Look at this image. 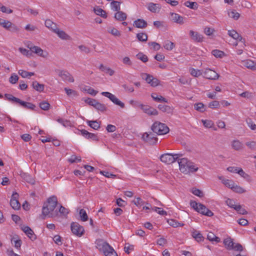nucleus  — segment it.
<instances>
[{
    "label": "nucleus",
    "instance_id": "603ef678",
    "mask_svg": "<svg viewBox=\"0 0 256 256\" xmlns=\"http://www.w3.org/2000/svg\"><path fill=\"white\" fill-rule=\"evenodd\" d=\"M228 16L230 18H233L234 20H238L240 17V14L236 12V10H233L231 12H228Z\"/></svg>",
    "mask_w": 256,
    "mask_h": 256
},
{
    "label": "nucleus",
    "instance_id": "a878e982",
    "mask_svg": "<svg viewBox=\"0 0 256 256\" xmlns=\"http://www.w3.org/2000/svg\"><path fill=\"white\" fill-rule=\"evenodd\" d=\"M127 17V15L126 13L118 11L117 12L114 14V18L119 21H124L126 20Z\"/></svg>",
    "mask_w": 256,
    "mask_h": 256
},
{
    "label": "nucleus",
    "instance_id": "13d9d810",
    "mask_svg": "<svg viewBox=\"0 0 256 256\" xmlns=\"http://www.w3.org/2000/svg\"><path fill=\"white\" fill-rule=\"evenodd\" d=\"M108 32L114 36H120V32L117 29L114 28H110L108 30Z\"/></svg>",
    "mask_w": 256,
    "mask_h": 256
},
{
    "label": "nucleus",
    "instance_id": "423d86ee",
    "mask_svg": "<svg viewBox=\"0 0 256 256\" xmlns=\"http://www.w3.org/2000/svg\"><path fill=\"white\" fill-rule=\"evenodd\" d=\"M182 156L180 154H162L160 157V160L164 163L166 164H171L178 158L180 156Z\"/></svg>",
    "mask_w": 256,
    "mask_h": 256
},
{
    "label": "nucleus",
    "instance_id": "ddd939ff",
    "mask_svg": "<svg viewBox=\"0 0 256 256\" xmlns=\"http://www.w3.org/2000/svg\"><path fill=\"white\" fill-rule=\"evenodd\" d=\"M204 77L207 79L216 80L218 79L219 75L214 70L210 68L206 69L204 72Z\"/></svg>",
    "mask_w": 256,
    "mask_h": 256
},
{
    "label": "nucleus",
    "instance_id": "c756f323",
    "mask_svg": "<svg viewBox=\"0 0 256 256\" xmlns=\"http://www.w3.org/2000/svg\"><path fill=\"white\" fill-rule=\"evenodd\" d=\"M151 96L153 100L156 102H168V100L166 98L161 96H159L156 93H152Z\"/></svg>",
    "mask_w": 256,
    "mask_h": 256
},
{
    "label": "nucleus",
    "instance_id": "774afa93",
    "mask_svg": "<svg viewBox=\"0 0 256 256\" xmlns=\"http://www.w3.org/2000/svg\"><path fill=\"white\" fill-rule=\"evenodd\" d=\"M247 124L248 126L252 130H256V124H254L252 120L251 119L249 118L248 120H246Z\"/></svg>",
    "mask_w": 256,
    "mask_h": 256
},
{
    "label": "nucleus",
    "instance_id": "de8ad7c7",
    "mask_svg": "<svg viewBox=\"0 0 256 256\" xmlns=\"http://www.w3.org/2000/svg\"><path fill=\"white\" fill-rule=\"evenodd\" d=\"M212 54L216 58H222L224 56V52L218 50H213Z\"/></svg>",
    "mask_w": 256,
    "mask_h": 256
},
{
    "label": "nucleus",
    "instance_id": "a19ab883",
    "mask_svg": "<svg viewBox=\"0 0 256 256\" xmlns=\"http://www.w3.org/2000/svg\"><path fill=\"white\" fill-rule=\"evenodd\" d=\"M40 108L44 110H48L50 108V104L46 101L44 100L39 104Z\"/></svg>",
    "mask_w": 256,
    "mask_h": 256
},
{
    "label": "nucleus",
    "instance_id": "49530a36",
    "mask_svg": "<svg viewBox=\"0 0 256 256\" xmlns=\"http://www.w3.org/2000/svg\"><path fill=\"white\" fill-rule=\"evenodd\" d=\"M190 74L194 77H198L201 76L202 74L201 70H196L194 68H190Z\"/></svg>",
    "mask_w": 256,
    "mask_h": 256
},
{
    "label": "nucleus",
    "instance_id": "052dcab7",
    "mask_svg": "<svg viewBox=\"0 0 256 256\" xmlns=\"http://www.w3.org/2000/svg\"><path fill=\"white\" fill-rule=\"evenodd\" d=\"M192 192L195 196H199L200 198H202L204 196V194L198 188H193Z\"/></svg>",
    "mask_w": 256,
    "mask_h": 256
},
{
    "label": "nucleus",
    "instance_id": "f03ea898",
    "mask_svg": "<svg viewBox=\"0 0 256 256\" xmlns=\"http://www.w3.org/2000/svg\"><path fill=\"white\" fill-rule=\"evenodd\" d=\"M4 96L8 100L19 104L20 106L26 108L34 110L36 107L34 104L30 102L22 101L20 99L13 96L11 94H4Z\"/></svg>",
    "mask_w": 256,
    "mask_h": 256
},
{
    "label": "nucleus",
    "instance_id": "e433bc0d",
    "mask_svg": "<svg viewBox=\"0 0 256 256\" xmlns=\"http://www.w3.org/2000/svg\"><path fill=\"white\" fill-rule=\"evenodd\" d=\"M194 108L196 110L202 112L206 111L205 106L202 102L194 104Z\"/></svg>",
    "mask_w": 256,
    "mask_h": 256
},
{
    "label": "nucleus",
    "instance_id": "393cba45",
    "mask_svg": "<svg viewBox=\"0 0 256 256\" xmlns=\"http://www.w3.org/2000/svg\"><path fill=\"white\" fill-rule=\"evenodd\" d=\"M12 243H14V247L17 249H20L21 244H22V240L18 238V236L15 235L11 239Z\"/></svg>",
    "mask_w": 256,
    "mask_h": 256
},
{
    "label": "nucleus",
    "instance_id": "338daca9",
    "mask_svg": "<svg viewBox=\"0 0 256 256\" xmlns=\"http://www.w3.org/2000/svg\"><path fill=\"white\" fill-rule=\"evenodd\" d=\"M226 203L230 208H234L236 206L235 202L234 200L230 198H228L226 200Z\"/></svg>",
    "mask_w": 256,
    "mask_h": 256
},
{
    "label": "nucleus",
    "instance_id": "bf43d9fd",
    "mask_svg": "<svg viewBox=\"0 0 256 256\" xmlns=\"http://www.w3.org/2000/svg\"><path fill=\"white\" fill-rule=\"evenodd\" d=\"M220 106V102L217 100H214L210 102L208 104V107L211 108H216Z\"/></svg>",
    "mask_w": 256,
    "mask_h": 256
},
{
    "label": "nucleus",
    "instance_id": "6e6d98bb",
    "mask_svg": "<svg viewBox=\"0 0 256 256\" xmlns=\"http://www.w3.org/2000/svg\"><path fill=\"white\" fill-rule=\"evenodd\" d=\"M148 44L150 46H152V48L154 50H158L160 48V44L156 42H149Z\"/></svg>",
    "mask_w": 256,
    "mask_h": 256
},
{
    "label": "nucleus",
    "instance_id": "58836bf2",
    "mask_svg": "<svg viewBox=\"0 0 256 256\" xmlns=\"http://www.w3.org/2000/svg\"><path fill=\"white\" fill-rule=\"evenodd\" d=\"M184 6L193 10H196L198 8V4L196 2H192L186 1L184 4Z\"/></svg>",
    "mask_w": 256,
    "mask_h": 256
},
{
    "label": "nucleus",
    "instance_id": "79ce46f5",
    "mask_svg": "<svg viewBox=\"0 0 256 256\" xmlns=\"http://www.w3.org/2000/svg\"><path fill=\"white\" fill-rule=\"evenodd\" d=\"M112 8L114 11L118 12L120 10V2L118 1H112L111 2Z\"/></svg>",
    "mask_w": 256,
    "mask_h": 256
},
{
    "label": "nucleus",
    "instance_id": "72a5a7b5",
    "mask_svg": "<svg viewBox=\"0 0 256 256\" xmlns=\"http://www.w3.org/2000/svg\"><path fill=\"white\" fill-rule=\"evenodd\" d=\"M58 34V36L62 39V40H70V37L64 31L60 30V29L57 30L56 32V33Z\"/></svg>",
    "mask_w": 256,
    "mask_h": 256
},
{
    "label": "nucleus",
    "instance_id": "a18cd8bd",
    "mask_svg": "<svg viewBox=\"0 0 256 256\" xmlns=\"http://www.w3.org/2000/svg\"><path fill=\"white\" fill-rule=\"evenodd\" d=\"M138 59L142 60L144 62H146L148 61V56L142 52H139L136 55Z\"/></svg>",
    "mask_w": 256,
    "mask_h": 256
},
{
    "label": "nucleus",
    "instance_id": "3c124183",
    "mask_svg": "<svg viewBox=\"0 0 256 256\" xmlns=\"http://www.w3.org/2000/svg\"><path fill=\"white\" fill-rule=\"evenodd\" d=\"M175 46V45L174 42H172L168 41L164 46V47L165 49L171 50H172Z\"/></svg>",
    "mask_w": 256,
    "mask_h": 256
},
{
    "label": "nucleus",
    "instance_id": "7c9ffc66",
    "mask_svg": "<svg viewBox=\"0 0 256 256\" xmlns=\"http://www.w3.org/2000/svg\"><path fill=\"white\" fill-rule=\"evenodd\" d=\"M207 239L210 242H219L220 241V238L216 236V235L212 232H209L207 235Z\"/></svg>",
    "mask_w": 256,
    "mask_h": 256
},
{
    "label": "nucleus",
    "instance_id": "412c9836",
    "mask_svg": "<svg viewBox=\"0 0 256 256\" xmlns=\"http://www.w3.org/2000/svg\"><path fill=\"white\" fill-rule=\"evenodd\" d=\"M228 34L230 36H231L234 40H237L240 41V42H243L242 40H244H244L243 39L242 36L240 35L234 30H228Z\"/></svg>",
    "mask_w": 256,
    "mask_h": 256
},
{
    "label": "nucleus",
    "instance_id": "aec40b11",
    "mask_svg": "<svg viewBox=\"0 0 256 256\" xmlns=\"http://www.w3.org/2000/svg\"><path fill=\"white\" fill-rule=\"evenodd\" d=\"M171 16H172V20L174 22H176L177 24H183L184 23V18L182 16H180V15H179L178 14H176V13H172Z\"/></svg>",
    "mask_w": 256,
    "mask_h": 256
},
{
    "label": "nucleus",
    "instance_id": "4468645a",
    "mask_svg": "<svg viewBox=\"0 0 256 256\" xmlns=\"http://www.w3.org/2000/svg\"><path fill=\"white\" fill-rule=\"evenodd\" d=\"M21 229L32 240H36V236L29 226H21Z\"/></svg>",
    "mask_w": 256,
    "mask_h": 256
},
{
    "label": "nucleus",
    "instance_id": "09e8293b",
    "mask_svg": "<svg viewBox=\"0 0 256 256\" xmlns=\"http://www.w3.org/2000/svg\"><path fill=\"white\" fill-rule=\"evenodd\" d=\"M223 184L227 187L232 190L233 187L234 185V182L232 180H222Z\"/></svg>",
    "mask_w": 256,
    "mask_h": 256
},
{
    "label": "nucleus",
    "instance_id": "9d476101",
    "mask_svg": "<svg viewBox=\"0 0 256 256\" xmlns=\"http://www.w3.org/2000/svg\"><path fill=\"white\" fill-rule=\"evenodd\" d=\"M178 163L179 168L180 171L184 174H188V165L189 164L190 161L188 160L187 158H178L176 160Z\"/></svg>",
    "mask_w": 256,
    "mask_h": 256
},
{
    "label": "nucleus",
    "instance_id": "7ed1b4c3",
    "mask_svg": "<svg viewBox=\"0 0 256 256\" xmlns=\"http://www.w3.org/2000/svg\"><path fill=\"white\" fill-rule=\"evenodd\" d=\"M190 206L196 212L203 215L208 216H212L214 215V213L210 210L200 203L196 202L195 201H191L190 202Z\"/></svg>",
    "mask_w": 256,
    "mask_h": 256
},
{
    "label": "nucleus",
    "instance_id": "ea45409f",
    "mask_svg": "<svg viewBox=\"0 0 256 256\" xmlns=\"http://www.w3.org/2000/svg\"><path fill=\"white\" fill-rule=\"evenodd\" d=\"M79 214L81 220H82V222H86L88 220V216L84 210L81 209L80 210Z\"/></svg>",
    "mask_w": 256,
    "mask_h": 256
},
{
    "label": "nucleus",
    "instance_id": "680f3d73",
    "mask_svg": "<svg viewBox=\"0 0 256 256\" xmlns=\"http://www.w3.org/2000/svg\"><path fill=\"white\" fill-rule=\"evenodd\" d=\"M69 162L74 163L76 162H80L81 161L80 157H78L74 155H72L68 160Z\"/></svg>",
    "mask_w": 256,
    "mask_h": 256
},
{
    "label": "nucleus",
    "instance_id": "b1692460",
    "mask_svg": "<svg viewBox=\"0 0 256 256\" xmlns=\"http://www.w3.org/2000/svg\"><path fill=\"white\" fill-rule=\"evenodd\" d=\"M148 8L150 11L152 12H156L159 11L160 8V4H158L150 2L148 4Z\"/></svg>",
    "mask_w": 256,
    "mask_h": 256
},
{
    "label": "nucleus",
    "instance_id": "cd10ccee",
    "mask_svg": "<svg viewBox=\"0 0 256 256\" xmlns=\"http://www.w3.org/2000/svg\"><path fill=\"white\" fill-rule=\"evenodd\" d=\"M32 88L38 92H42L44 90V86L43 84H40L37 81H34L32 84Z\"/></svg>",
    "mask_w": 256,
    "mask_h": 256
},
{
    "label": "nucleus",
    "instance_id": "864d4df0",
    "mask_svg": "<svg viewBox=\"0 0 256 256\" xmlns=\"http://www.w3.org/2000/svg\"><path fill=\"white\" fill-rule=\"evenodd\" d=\"M18 80V76L16 74H12L9 78V82L12 84H15Z\"/></svg>",
    "mask_w": 256,
    "mask_h": 256
},
{
    "label": "nucleus",
    "instance_id": "f8f14e48",
    "mask_svg": "<svg viewBox=\"0 0 256 256\" xmlns=\"http://www.w3.org/2000/svg\"><path fill=\"white\" fill-rule=\"evenodd\" d=\"M189 35L192 40L196 42H202L203 41L204 36L197 32L190 30Z\"/></svg>",
    "mask_w": 256,
    "mask_h": 256
},
{
    "label": "nucleus",
    "instance_id": "dca6fc26",
    "mask_svg": "<svg viewBox=\"0 0 256 256\" xmlns=\"http://www.w3.org/2000/svg\"><path fill=\"white\" fill-rule=\"evenodd\" d=\"M58 76L66 81H68L70 82H74V78L73 76L68 72L60 70L58 73Z\"/></svg>",
    "mask_w": 256,
    "mask_h": 256
},
{
    "label": "nucleus",
    "instance_id": "20e7f679",
    "mask_svg": "<svg viewBox=\"0 0 256 256\" xmlns=\"http://www.w3.org/2000/svg\"><path fill=\"white\" fill-rule=\"evenodd\" d=\"M151 130L158 135L165 134L169 132L168 126L166 124L159 122H154L151 127Z\"/></svg>",
    "mask_w": 256,
    "mask_h": 256
},
{
    "label": "nucleus",
    "instance_id": "4c0bfd02",
    "mask_svg": "<svg viewBox=\"0 0 256 256\" xmlns=\"http://www.w3.org/2000/svg\"><path fill=\"white\" fill-rule=\"evenodd\" d=\"M136 38L140 42H145L148 40V35L144 32L138 33L136 34Z\"/></svg>",
    "mask_w": 256,
    "mask_h": 256
},
{
    "label": "nucleus",
    "instance_id": "9b49d317",
    "mask_svg": "<svg viewBox=\"0 0 256 256\" xmlns=\"http://www.w3.org/2000/svg\"><path fill=\"white\" fill-rule=\"evenodd\" d=\"M18 194L17 192H14L10 200V204L14 210H18L20 207V204L18 200Z\"/></svg>",
    "mask_w": 256,
    "mask_h": 256
},
{
    "label": "nucleus",
    "instance_id": "1a4fd4ad",
    "mask_svg": "<svg viewBox=\"0 0 256 256\" xmlns=\"http://www.w3.org/2000/svg\"><path fill=\"white\" fill-rule=\"evenodd\" d=\"M142 138L149 144H154L158 142V138L151 132L144 133L142 134Z\"/></svg>",
    "mask_w": 256,
    "mask_h": 256
},
{
    "label": "nucleus",
    "instance_id": "473e14b6",
    "mask_svg": "<svg viewBox=\"0 0 256 256\" xmlns=\"http://www.w3.org/2000/svg\"><path fill=\"white\" fill-rule=\"evenodd\" d=\"M158 108L162 112H167L168 114H170L172 112V108L167 105L159 104L158 106Z\"/></svg>",
    "mask_w": 256,
    "mask_h": 256
},
{
    "label": "nucleus",
    "instance_id": "37998d69",
    "mask_svg": "<svg viewBox=\"0 0 256 256\" xmlns=\"http://www.w3.org/2000/svg\"><path fill=\"white\" fill-rule=\"evenodd\" d=\"M168 222L170 226L174 228H177L184 225V224H180V223L173 219L168 220Z\"/></svg>",
    "mask_w": 256,
    "mask_h": 256
},
{
    "label": "nucleus",
    "instance_id": "6e6552de",
    "mask_svg": "<svg viewBox=\"0 0 256 256\" xmlns=\"http://www.w3.org/2000/svg\"><path fill=\"white\" fill-rule=\"evenodd\" d=\"M101 94L108 98L115 104L120 106L122 108H124V104L120 101L114 94L107 92H102Z\"/></svg>",
    "mask_w": 256,
    "mask_h": 256
},
{
    "label": "nucleus",
    "instance_id": "4d7b16f0",
    "mask_svg": "<svg viewBox=\"0 0 256 256\" xmlns=\"http://www.w3.org/2000/svg\"><path fill=\"white\" fill-rule=\"evenodd\" d=\"M142 78L144 79L148 84H150L152 82V80L153 78V76L147 74H143L142 75Z\"/></svg>",
    "mask_w": 256,
    "mask_h": 256
},
{
    "label": "nucleus",
    "instance_id": "8fccbe9b",
    "mask_svg": "<svg viewBox=\"0 0 256 256\" xmlns=\"http://www.w3.org/2000/svg\"><path fill=\"white\" fill-rule=\"evenodd\" d=\"M188 168V173L190 172H196L198 171V168L196 167V166L194 165V164L190 162H189Z\"/></svg>",
    "mask_w": 256,
    "mask_h": 256
},
{
    "label": "nucleus",
    "instance_id": "f3484780",
    "mask_svg": "<svg viewBox=\"0 0 256 256\" xmlns=\"http://www.w3.org/2000/svg\"><path fill=\"white\" fill-rule=\"evenodd\" d=\"M31 52H34L37 54L38 56L42 58H46L48 56L46 52H44V50L40 47L38 46H34L30 48Z\"/></svg>",
    "mask_w": 256,
    "mask_h": 256
},
{
    "label": "nucleus",
    "instance_id": "2f4dec72",
    "mask_svg": "<svg viewBox=\"0 0 256 256\" xmlns=\"http://www.w3.org/2000/svg\"><path fill=\"white\" fill-rule=\"evenodd\" d=\"M93 106L96 110L101 112H104L106 110V107L104 104H101L97 100L96 101V102L94 104Z\"/></svg>",
    "mask_w": 256,
    "mask_h": 256
},
{
    "label": "nucleus",
    "instance_id": "c9c22d12",
    "mask_svg": "<svg viewBox=\"0 0 256 256\" xmlns=\"http://www.w3.org/2000/svg\"><path fill=\"white\" fill-rule=\"evenodd\" d=\"M12 25V24L11 22L0 18V26L3 28L8 29Z\"/></svg>",
    "mask_w": 256,
    "mask_h": 256
},
{
    "label": "nucleus",
    "instance_id": "6ab92c4d",
    "mask_svg": "<svg viewBox=\"0 0 256 256\" xmlns=\"http://www.w3.org/2000/svg\"><path fill=\"white\" fill-rule=\"evenodd\" d=\"M192 236L198 242H201L204 240V238L202 236L200 232L193 229L192 232Z\"/></svg>",
    "mask_w": 256,
    "mask_h": 256
},
{
    "label": "nucleus",
    "instance_id": "39448f33",
    "mask_svg": "<svg viewBox=\"0 0 256 256\" xmlns=\"http://www.w3.org/2000/svg\"><path fill=\"white\" fill-rule=\"evenodd\" d=\"M98 244L102 246L105 256H118L116 251L108 242L100 240L98 242Z\"/></svg>",
    "mask_w": 256,
    "mask_h": 256
},
{
    "label": "nucleus",
    "instance_id": "5fc2aeb1",
    "mask_svg": "<svg viewBox=\"0 0 256 256\" xmlns=\"http://www.w3.org/2000/svg\"><path fill=\"white\" fill-rule=\"evenodd\" d=\"M202 122L203 124V125L204 126V127L207 128H212L214 125V122L212 120H202Z\"/></svg>",
    "mask_w": 256,
    "mask_h": 256
},
{
    "label": "nucleus",
    "instance_id": "c03bdc74",
    "mask_svg": "<svg viewBox=\"0 0 256 256\" xmlns=\"http://www.w3.org/2000/svg\"><path fill=\"white\" fill-rule=\"evenodd\" d=\"M234 192L238 193V194H243L246 192V190L241 186H238L234 184L233 188L232 190Z\"/></svg>",
    "mask_w": 256,
    "mask_h": 256
},
{
    "label": "nucleus",
    "instance_id": "4be33fe9",
    "mask_svg": "<svg viewBox=\"0 0 256 256\" xmlns=\"http://www.w3.org/2000/svg\"><path fill=\"white\" fill-rule=\"evenodd\" d=\"M224 244L227 250H232L234 248V243L230 238H228L224 240Z\"/></svg>",
    "mask_w": 256,
    "mask_h": 256
},
{
    "label": "nucleus",
    "instance_id": "0e129e2a",
    "mask_svg": "<svg viewBox=\"0 0 256 256\" xmlns=\"http://www.w3.org/2000/svg\"><path fill=\"white\" fill-rule=\"evenodd\" d=\"M19 51L24 55L26 56H30L32 54L30 50H27L26 48H19Z\"/></svg>",
    "mask_w": 256,
    "mask_h": 256
},
{
    "label": "nucleus",
    "instance_id": "f704fd0d",
    "mask_svg": "<svg viewBox=\"0 0 256 256\" xmlns=\"http://www.w3.org/2000/svg\"><path fill=\"white\" fill-rule=\"evenodd\" d=\"M244 66L252 70H256V64L252 60H248L244 62Z\"/></svg>",
    "mask_w": 256,
    "mask_h": 256
},
{
    "label": "nucleus",
    "instance_id": "0eeeda50",
    "mask_svg": "<svg viewBox=\"0 0 256 256\" xmlns=\"http://www.w3.org/2000/svg\"><path fill=\"white\" fill-rule=\"evenodd\" d=\"M70 228L73 234L78 236H81L84 232V228L76 222H72Z\"/></svg>",
    "mask_w": 256,
    "mask_h": 256
},
{
    "label": "nucleus",
    "instance_id": "f257e3e1",
    "mask_svg": "<svg viewBox=\"0 0 256 256\" xmlns=\"http://www.w3.org/2000/svg\"><path fill=\"white\" fill-rule=\"evenodd\" d=\"M58 204V199L56 196H52L50 197L47 200V204H44L42 208V214L44 216H48L52 218L54 214L52 212L54 210ZM44 218V217L42 218Z\"/></svg>",
    "mask_w": 256,
    "mask_h": 256
},
{
    "label": "nucleus",
    "instance_id": "c85d7f7f",
    "mask_svg": "<svg viewBox=\"0 0 256 256\" xmlns=\"http://www.w3.org/2000/svg\"><path fill=\"white\" fill-rule=\"evenodd\" d=\"M88 124L92 128L98 130L100 127V124L96 120H89L86 121Z\"/></svg>",
    "mask_w": 256,
    "mask_h": 256
},
{
    "label": "nucleus",
    "instance_id": "2eb2a0df",
    "mask_svg": "<svg viewBox=\"0 0 256 256\" xmlns=\"http://www.w3.org/2000/svg\"><path fill=\"white\" fill-rule=\"evenodd\" d=\"M141 106L143 112L148 115L156 116L158 114V112L156 109L146 105Z\"/></svg>",
    "mask_w": 256,
    "mask_h": 256
},
{
    "label": "nucleus",
    "instance_id": "e2e57ef3",
    "mask_svg": "<svg viewBox=\"0 0 256 256\" xmlns=\"http://www.w3.org/2000/svg\"><path fill=\"white\" fill-rule=\"evenodd\" d=\"M79 49L81 52H84L85 54H88L90 52V50L89 48L84 45H80L78 46Z\"/></svg>",
    "mask_w": 256,
    "mask_h": 256
},
{
    "label": "nucleus",
    "instance_id": "69168bd1",
    "mask_svg": "<svg viewBox=\"0 0 256 256\" xmlns=\"http://www.w3.org/2000/svg\"><path fill=\"white\" fill-rule=\"evenodd\" d=\"M246 145L252 150L256 149V142H255L252 141L246 142Z\"/></svg>",
    "mask_w": 256,
    "mask_h": 256
},
{
    "label": "nucleus",
    "instance_id": "5701e85b",
    "mask_svg": "<svg viewBox=\"0 0 256 256\" xmlns=\"http://www.w3.org/2000/svg\"><path fill=\"white\" fill-rule=\"evenodd\" d=\"M232 146L236 150H240L243 148L244 145L238 140H234L232 142Z\"/></svg>",
    "mask_w": 256,
    "mask_h": 256
},
{
    "label": "nucleus",
    "instance_id": "bb28decb",
    "mask_svg": "<svg viewBox=\"0 0 256 256\" xmlns=\"http://www.w3.org/2000/svg\"><path fill=\"white\" fill-rule=\"evenodd\" d=\"M99 69L102 72H104L106 74H108L110 76H112L114 72V70L111 69L110 68L108 67H106L104 66L102 64H100L99 66Z\"/></svg>",
    "mask_w": 256,
    "mask_h": 256
},
{
    "label": "nucleus",
    "instance_id": "a211bd4d",
    "mask_svg": "<svg viewBox=\"0 0 256 256\" xmlns=\"http://www.w3.org/2000/svg\"><path fill=\"white\" fill-rule=\"evenodd\" d=\"M133 26L137 28H144L147 26L148 24L147 22L144 20L138 18L134 21Z\"/></svg>",
    "mask_w": 256,
    "mask_h": 256
}]
</instances>
